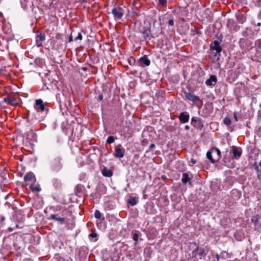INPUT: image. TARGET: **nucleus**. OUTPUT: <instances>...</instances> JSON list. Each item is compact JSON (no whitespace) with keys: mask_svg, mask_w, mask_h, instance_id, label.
<instances>
[{"mask_svg":"<svg viewBox=\"0 0 261 261\" xmlns=\"http://www.w3.org/2000/svg\"><path fill=\"white\" fill-rule=\"evenodd\" d=\"M50 168L54 172H58L63 168L62 158L60 155L55 156L50 161Z\"/></svg>","mask_w":261,"mask_h":261,"instance_id":"f257e3e1","label":"nucleus"},{"mask_svg":"<svg viewBox=\"0 0 261 261\" xmlns=\"http://www.w3.org/2000/svg\"><path fill=\"white\" fill-rule=\"evenodd\" d=\"M210 49L213 51L212 56L219 60L222 51V47L220 45V42L218 40H215L212 42L210 45Z\"/></svg>","mask_w":261,"mask_h":261,"instance_id":"f03ea898","label":"nucleus"},{"mask_svg":"<svg viewBox=\"0 0 261 261\" xmlns=\"http://www.w3.org/2000/svg\"><path fill=\"white\" fill-rule=\"evenodd\" d=\"M124 7L119 6L115 7L112 10V13L115 20H119L122 18L124 13Z\"/></svg>","mask_w":261,"mask_h":261,"instance_id":"7ed1b4c3","label":"nucleus"},{"mask_svg":"<svg viewBox=\"0 0 261 261\" xmlns=\"http://www.w3.org/2000/svg\"><path fill=\"white\" fill-rule=\"evenodd\" d=\"M49 220H53L55 221L58 222L60 224H64L67 223V218L61 217L60 214H52L50 215Z\"/></svg>","mask_w":261,"mask_h":261,"instance_id":"20e7f679","label":"nucleus"},{"mask_svg":"<svg viewBox=\"0 0 261 261\" xmlns=\"http://www.w3.org/2000/svg\"><path fill=\"white\" fill-rule=\"evenodd\" d=\"M45 35L43 32H37L36 35V45L37 47H41L45 40Z\"/></svg>","mask_w":261,"mask_h":261,"instance_id":"39448f33","label":"nucleus"},{"mask_svg":"<svg viewBox=\"0 0 261 261\" xmlns=\"http://www.w3.org/2000/svg\"><path fill=\"white\" fill-rule=\"evenodd\" d=\"M114 155L117 158H122L124 156V149L121 144H118L115 147Z\"/></svg>","mask_w":261,"mask_h":261,"instance_id":"423d86ee","label":"nucleus"},{"mask_svg":"<svg viewBox=\"0 0 261 261\" xmlns=\"http://www.w3.org/2000/svg\"><path fill=\"white\" fill-rule=\"evenodd\" d=\"M184 97L187 100H190L193 102H195L196 101H198L200 100L199 97L195 95L194 94L187 92L186 91H183Z\"/></svg>","mask_w":261,"mask_h":261,"instance_id":"0eeeda50","label":"nucleus"},{"mask_svg":"<svg viewBox=\"0 0 261 261\" xmlns=\"http://www.w3.org/2000/svg\"><path fill=\"white\" fill-rule=\"evenodd\" d=\"M34 108L37 112H42L45 110V106L43 101L41 99H38L35 100Z\"/></svg>","mask_w":261,"mask_h":261,"instance_id":"6e6552de","label":"nucleus"},{"mask_svg":"<svg viewBox=\"0 0 261 261\" xmlns=\"http://www.w3.org/2000/svg\"><path fill=\"white\" fill-rule=\"evenodd\" d=\"M94 217L95 218L99 220V222L98 221L96 222L98 227H101L105 223V217L99 210H96L94 213Z\"/></svg>","mask_w":261,"mask_h":261,"instance_id":"1a4fd4ad","label":"nucleus"},{"mask_svg":"<svg viewBox=\"0 0 261 261\" xmlns=\"http://www.w3.org/2000/svg\"><path fill=\"white\" fill-rule=\"evenodd\" d=\"M231 152L233 154V157L237 160L241 157L242 153V149L236 146H232Z\"/></svg>","mask_w":261,"mask_h":261,"instance_id":"9d476101","label":"nucleus"},{"mask_svg":"<svg viewBox=\"0 0 261 261\" xmlns=\"http://www.w3.org/2000/svg\"><path fill=\"white\" fill-rule=\"evenodd\" d=\"M24 180L25 182H27L28 185L31 184L35 182V176L33 173L30 172L24 176Z\"/></svg>","mask_w":261,"mask_h":261,"instance_id":"9b49d317","label":"nucleus"},{"mask_svg":"<svg viewBox=\"0 0 261 261\" xmlns=\"http://www.w3.org/2000/svg\"><path fill=\"white\" fill-rule=\"evenodd\" d=\"M178 118L181 123H186L189 121L190 116L187 112H181L180 113Z\"/></svg>","mask_w":261,"mask_h":261,"instance_id":"f8f14e48","label":"nucleus"},{"mask_svg":"<svg viewBox=\"0 0 261 261\" xmlns=\"http://www.w3.org/2000/svg\"><path fill=\"white\" fill-rule=\"evenodd\" d=\"M217 82V78L215 75H211L209 79L205 81V84L207 86H215Z\"/></svg>","mask_w":261,"mask_h":261,"instance_id":"ddd939ff","label":"nucleus"},{"mask_svg":"<svg viewBox=\"0 0 261 261\" xmlns=\"http://www.w3.org/2000/svg\"><path fill=\"white\" fill-rule=\"evenodd\" d=\"M227 25L230 30L233 31H237L240 28L232 19H229L228 20Z\"/></svg>","mask_w":261,"mask_h":261,"instance_id":"4468645a","label":"nucleus"},{"mask_svg":"<svg viewBox=\"0 0 261 261\" xmlns=\"http://www.w3.org/2000/svg\"><path fill=\"white\" fill-rule=\"evenodd\" d=\"M140 64L142 66H148L150 64L149 59L146 56H144L139 59Z\"/></svg>","mask_w":261,"mask_h":261,"instance_id":"2eb2a0df","label":"nucleus"},{"mask_svg":"<svg viewBox=\"0 0 261 261\" xmlns=\"http://www.w3.org/2000/svg\"><path fill=\"white\" fill-rule=\"evenodd\" d=\"M4 101L8 105L11 106H14L17 103L16 99L12 96H8L5 98Z\"/></svg>","mask_w":261,"mask_h":261,"instance_id":"dca6fc26","label":"nucleus"},{"mask_svg":"<svg viewBox=\"0 0 261 261\" xmlns=\"http://www.w3.org/2000/svg\"><path fill=\"white\" fill-rule=\"evenodd\" d=\"M101 173L103 176L108 177L112 176L113 173L112 170L107 167H104L102 169Z\"/></svg>","mask_w":261,"mask_h":261,"instance_id":"f3484780","label":"nucleus"},{"mask_svg":"<svg viewBox=\"0 0 261 261\" xmlns=\"http://www.w3.org/2000/svg\"><path fill=\"white\" fill-rule=\"evenodd\" d=\"M237 19L240 23H243L246 21L245 15L242 13L239 12L236 15Z\"/></svg>","mask_w":261,"mask_h":261,"instance_id":"a211bd4d","label":"nucleus"},{"mask_svg":"<svg viewBox=\"0 0 261 261\" xmlns=\"http://www.w3.org/2000/svg\"><path fill=\"white\" fill-rule=\"evenodd\" d=\"M191 178L189 177V174L187 173H184L182 175L181 181L183 184H186L188 182L190 185L191 184Z\"/></svg>","mask_w":261,"mask_h":261,"instance_id":"6ab92c4d","label":"nucleus"},{"mask_svg":"<svg viewBox=\"0 0 261 261\" xmlns=\"http://www.w3.org/2000/svg\"><path fill=\"white\" fill-rule=\"evenodd\" d=\"M30 188L32 191L34 192H39L41 190L40 185L39 184H35V182H33L30 184Z\"/></svg>","mask_w":261,"mask_h":261,"instance_id":"aec40b11","label":"nucleus"},{"mask_svg":"<svg viewBox=\"0 0 261 261\" xmlns=\"http://www.w3.org/2000/svg\"><path fill=\"white\" fill-rule=\"evenodd\" d=\"M212 150L213 152V154H216L215 158H216L217 161L219 160L221 157V151L220 149L218 148H213Z\"/></svg>","mask_w":261,"mask_h":261,"instance_id":"412c9836","label":"nucleus"},{"mask_svg":"<svg viewBox=\"0 0 261 261\" xmlns=\"http://www.w3.org/2000/svg\"><path fill=\"white\" fill-rule=\"evenodd\" d=\"M138 202V198L131 197L127 201V203L131 206L136 205Z\"/></svg>","mask_w":261,"mask_h":261,"instance_id":"4be33fe9","label":"nucleus"},{"mask_svg":"<svg viewBox=\"0 0 261 261\" xmlns=\"http://www.w3.org/2000/svg\"><path fill=\"white\" fill-rule=\"evenodd\" d=\"M212 154H213V152L211 149V151H208L206 153V157L212 163L214 164L217 161L216 158L214 159L212 156Z\"/></svg>","mask_w":261,"mask_h":261,"instance_id":"5701e85b","label":"nucleus"},{"mask_svg":"<svg viewBox=\"0 0 261 261\" xmlns=\"http://www.w3.org/2000/svg\"><path fill=\"white\" fill-rule=\"evenodd\" d=\"M59 214H60V215L61 217L66 218H67V216H69L71 215V213L70 212V211H69L68 210L66 209V208L62 210L61 212L59 213Z\"/></svg>","mask_w":261,"mask_h":261,"instance_id":"b1692460","label":"nucleus"},{"mask_svg":"<svg viewBox=\"0 0 261 261\" xmlns=\"http://www.w3.org/2000/svg\"><path fill=\"white\" fill-rule=\"evenodd\" d=\"M144 30L142 32V34L143 35L144 38L146 39L147 38L149 37L150 34V30L144 28Z\"/></svg>","mask_w":261,"mask_h":261,"instance_id":"393cba45","label":"nucleus"},{"mask_svg":"<svg viewBox=\"0 0 261 261\" xmlns=\"http://www.w3.org/2000/svg\"><path fill=\"white\" fill-rule=\"evenodd\" d=\"M61 182L58 179H56L54 180V186L56 188H60L61 187Z\"/></svg>","mask_w":261,"mask_h":261,"instance_id":"a878e982","label":"nucleus"},{"mask_svg":"<svg viewBox=\"0 0 261 261\" xmlns=\"http://www.w3.org/2000/svg\"><path fill=\"white\" fill-rule=\"evenodd\" d=\"M167 3V0H159V5L162 8L166 7Z\"/></svg>","mask_w":261,"mask_h":261,"instance_id":"bb28decb","label":"nucleus"},{"mask_svg":"<svg viewBox=\"0 0 261 261\" xmlns=\"http://www.w3.org/2000/svg\"><path fill=\"white\" fill-rule=\"evenodd\" d=\"M223 123L224 124H225L227 126H228V125H230L231 123V119L228 118V117H225L224 119H223Z\"/></svg>","mask_w":261,"mask_h":261,"instance_id":"cd10ccee","label":"nucleus"},{"mask_svg":"<svg viewBox=\"0 0 261 261\" xmlns=\"http://www.w3.org/2000/svg\"><path fill=\"white\" fill-rule=\"evenodd\" d=\"M89 237L92 239L95 238L94 241V242H96L97 240V234L94 231H92L90 233L89 235Z\"/></svg>","mask_w":261,"mask_h":261,"instance_id":"c85d7f7f","label":"nucleus"},{"mask_svg":"<svg viewBox=\"0 0 261 261\" xmlns=\"http://www.w3.org/2000/svg\"><path fill=\"white\" fill-rule=\"evenodd\" d=\"M227 158H226L225 156H224V158H223V161H224V163H225V165H226V166H228V167H230V168H232V167H233V166H233V164H232V163L229 164V163L227 162Z\"/></svg>","mask_w":261,"mask_h":261,"instance_id":"c756f323","label":"nucleus"},{"mask_svg":"<svg viewBox=\"0 0 261 261\" xmlns=\"http://www.w3.org/2000/svg\"><path fill=\"white\" fill-rule=\"evenodd\" d=\"M138 238H139V234L136 232L134 233L133 234V239L135 241V246H137V241L138 240Z\"/></svg>","mask_w":261,"mask_h":261,"instance_id":"7c9ffc66","label":"nucleus"},{"mask_svg":"<svg viewBox=\"0 0 261 261\" xmlns=\"http://www.w3.org/2000/svg\"><path fill=\"white\" fill-rule=\"evenodd\" d=\"M114 141L115 138L113 136H109L107 140V143L108 144L113 143Z\"/></svg>","mask_w":261,"mask_h":261,"instance_id":"2f4dec72","label":"nucleus"},{"mask_svg":"<svg viewBox=\"0 0 261 261\" xmlns=\"http://www.w3.org/2000/svg\"><path fill=\"white\" fill-rule=\"evenodd\" d=\"M196 250L198 251V253L200 256L204 253V250L202 248H199L197 247Z\"/></svg>","mask_w":261,"mask_h":261,"instance_id":"473e14b6","label":"nucleus"},{"mask_svg":"<svg viewBox=\"0 0 261 261\" xmlns=\"http://www.w3.org/2000/svg\"><path fill=\"white\" fill-rule=\"evenodd\" d=\"M20 3H21L22 7L24 9H26L27 8L26 0H20Z\"/></svg>","mask_w":261,"mask_h":261,"instance_id":"72a5a7b5","label":"nucleus"},{"mask_svg":"<svg viewBox=\"0 0 261 261\" xmlns=\"http://www.w3.org/2000/svg\"><path fill=\"white\" fill-rule=\"evenodd\" d=\"M82 39H83V36H82V34L81 33H79L78 35L75 38L74 40L75 41L78 40H82Z\"/></svg>","mask_w":261,"mask_h":261,"instance_id":"f704fd0d","label":"nucleus"},{"mask_svg":"<svg viewBox=\"0 0 261 261\" xmlns=\"http://www.w3.org/2000/svg\"><path fill=\"white\" fill-rule=\"evenodd\" d=\"M168 24L169 25H174V20L173 19H170L169 21H168Z\"/></svg>","mask_w":261,"mask_h":261,"instance_id":"c9c22d12","label":"nucleus"},{"mask_svg":"<svg viewBox=\"0 0 261 261\" xmlns=\"http://www.w3.org/2000/svg\"><path fill=\"white\" fill-rule=\"evenodd\" d=\"M233 117H234V119L236 121H238V116H237V113L236 112H234L233 114Z\"/></svg>","mask_w":261,"mask_h":261,"instance_id":"e433bc0d","label":"nucleus"},{"mask_svg":"<svg viewBox=\"0 0 261 261\" xmlns=\"http://www.w3.org/2000/svg\"><path fill=\"white\" fill-rule=\"evenodd\" d=\"M102 99H103V95L102 94L99 95L98 96V98H97V100L100 101V100H102Z\"/></svg>","mask_w":261,"mask_h":261,"instance_id":"4c0bfd02","label":"nucleus"},{"mask_svg":"<svg viewBox=\"0 0 261 261\" xmlns=\"http://www.w3.org/2000/svg\"><path fill=\"white\" fill-rule=\"evenodd\" d=\"M193 165L195 164L196 163V160L194 159H191L190 161Z\"/></svg>","mask_w":261,"mask_h":261,"instance_id":"58836bf2","label":"nucleus"},{"mask_svg":"<svg viewBox=\"0 0 261 261\" xmlns=\"http://www.w3.org/2000/svg\"><path fill=\"white\" fill-rule=\"evenodd\" d=\"M73 41V39H72V36L71 35H70V36H69V39H68V42H71Z\"/></svg>","mask_w":261,"mask_h":261,"instance_id":"ea45409f","label":"nucleus"},{"mask_svg":"<svg viewBox=\"0 0 261 261\" xmlns=\"http://www.w3.org/2000/svg\"><path fill=\"white\" fill-rule=\"evenodd\" d=\"M155 147V145L153 143H152L150 145V148H153Z\"/></svg>","mask_w":261,"mask_h":261,"instance_id":"a19ab883","label":"nucleus"},{"mask_svg":"<svg viewBox=\"0 0 261 261\" xmlns=\"http://www.w3.org/2000/svg\"><path fill=\"white\" fill-rule=\"evenodd\" d=\"M185 129L186 130H189V129H190V127H189V125H186V126H185Z\"/></svg>","mask_w":261,"mask_h":261,"instance_id":"79ce46f5","label":"nucleus"},{"mask_svg":"<svg viewBox=\"0 0 261 261\" xmlns=\"http://www.w3.org/2000/svg\"><path fill=\"white\" fill-rule=\"evenodd\" d=\"M191 121H192V122H193V121H195L196 122V120L195 119V118L194 117H193L192 118Z\"/></svg>","mask_w":261,"mask_h":261,"instance_id":"37998d69","label":"nucleus"},{"mask_svg":"<svg viewBox=\"0 0 261 261\" xmlns=\"http://www.w3.org/2000/svg\"><path fill=\"white\" fill-rule=\"evenodd\" d=\"M219 256L218 255V254L217 255V260H219Z\"/></svg>","mask_w":261,"mask_h":261,"instance_id":"c03bdc74","label":"nucleus"},{"mask_svg":"<svg viewBox=\"0 0 261 261\" xmlns=\"http://www.w3.org/2000/svg\"><path fill=\"white\" fill-rule=\"evenodd\" d=\"M255 170H257V171L259 170V169H258V166H256L255 167Z\"/></svg>","mask_w":261,"mask_h":261,"instance_id":"a18cd8bd","label":"nucleus"},{"mask_svg":"<svg viewBox=\"0 0 261 261\" xmlns=\"http://www.w3.org/2000/svg\"><path fill=\"white\" fill-rule=\"evenodd\" d=\"M259 165L260 166V167L261 168V161L259 163Z\"/></svg>","mask_w":261,"mask_h":261,"instance_id":"49530a36","label":"nucleus"}]
</instances>
